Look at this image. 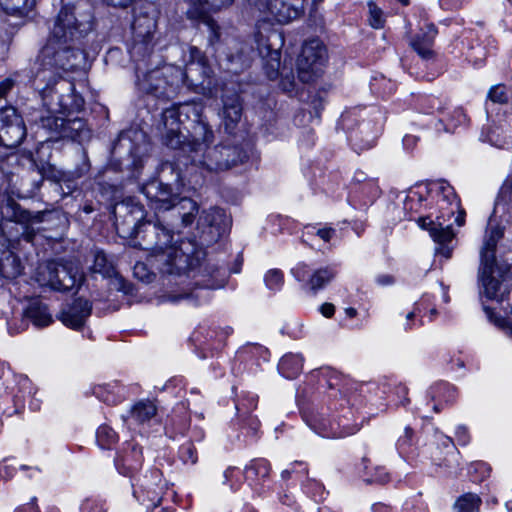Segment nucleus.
I'll return each instance as SVG.
<instances>
[{
    "label": "nucleus",
    "instance_id": "1",
    "mask_svg": "<svg viewBox=\"0 0 512 512\" xmlns=\"http://www.w3.org/2000/svg\"><path fill=\"white\" fill-rule=\"evenodd\" d=\"M142 193L157 213L169 212L163 221L157 218L139 223L135 228V237L142 249L151 252L150 262L161 273L182 275L195 264V244L190 240L173 243V231L187 227L194 222L198 205L189 198H180L171 188L158 180H152L142 187Z\"/></svg>",
    "mask_w": 512,
    "mask_h": 512
},
{
    "label": "nucleus",
    "instance_id": "2",
    "mask_svg": "<svg viewBox=\"0 0 512 512\" xmlns=\"http://www.w3.org/2000/svg\"><path fill=\"white\" fill-rule=\"evenodd\" d=\"M68 18L67 10L59 12L51 36L41 51L40 63L35 73L34 85L40 83L44 87L53 88L62 72L75 70L83 54L68 43L82 35L75 16Z\"/></svg>",
    "mask_w": 512,
    "mask_h": 512
},
{
    "label": "nucleus",
    "instance_id": "3",
    "mask_svg": "<svg viewBox=\"0 0 512 512\" xmlns=\"http://www.w3.org/2000/svg\"><path fill=\"white\" fill-rule=\"evenodd\" d=\"M437 204L440 215L436 219L430 216L419 217L417 223L421 229L427 230L433 241L437 244L436 254L449 259L453 251L454 232L451 224L446 223L451 216H455V222L461 226L464 223L463 212L459 210L460 205L453 187L448 183H440L437 190Z\"/></svg>",
    "mask_w": 512,
    "mask_h": 512
},
{
    "label": "nucleus",
    "instance_id": "4",
    "mask_svg": "<svg viewBox=\"0 0 512 512\" xmlns=\"http://www.w3.org/2000/svg\"><path fill=\"white\" fill-rule=\"evenodd\" d=\"M192 136L191 151L203 152L202 159L197 160L193 157V161L207 170L211 172L227 170L241 161L240 152L236 147L208 146L213 141V132L204 121L199 120L194 125Z\"/></svg>",
    "mask_w": 512,
    "mask_h": 512
},
{
    "label": "nucleus",
    "instance_id": "5",
    "mask_svg": "<svg viewBox=\"0 0 512 512\" xmlns=\"http://www.w3.org/2000/svg\"><path fill=\"white\" fill-rule=\"evenodd\" d=\"M194 65V62L188 64L185 71L171 64L157 67L143 74L142 77L138 76V89L157 99H172L176 96L180 85L189 80Z\"/></svg>",
    "mask_w": 512,
    "mask_h": 512
},
{
    "label": "nucleus",
    "instance_id": "6",
    "mask_svg": "<svg viewBox=\"0 0 512 512\" xmlns=\"http://www.w3.org/2000/svg\"><path fill=\"white\" fill-rule=\"evenodd\" d=\"M35 280L41 286H48L57 291H67L79 285L83 275L78 264L72 260L49 261L38 266Z\"/></svg>",
    "mask_w": 512,
    "mask_h": 512
},
{
    "label": "nucleus",
    "instance_id": "7",
    "mask_svg": "<svg viewBox=\"0 0 512 512\" xmlns=\"http://www.w3.org/2000/svg\"><path fill=\"white\" fill-rule=\"evenodd\" d=\"M327 61V50L318 39H311L302 47L297 60L298 77L303 83H311L318 79Z\"/></svg>",
    "mask_w": 512,
    "mask_h": 512
},
{
    "label": "nucleus",
    "instance_id": "8",
    "mask_svg": "<svg viewBox=\"0 0 512 512\" xmlns=\"http://www.w3.org/2000/svg\"><path fill=\"white\" fill-rule=\"evenodd\" d=\"M34 86L41 92L44 105L47 107L46 115L40 117V126L50 132H60L65 125V119L59 115L68 109V96L61 95L57 89L44 87L40 83Z\"/></svg>",
    "mask_w": 512,
    "mask_h": 512
},
{
    "label": "nucleus",
    "instance_id": "9",
    "mask_svg": "<svg viewBox=\"0 0 512 512\" xmlns=\"http://www.w3.org/2000/svg\"><path fill=\"white\" fill-rule=\"evenodd\" d=\"M190 112L197 118V123L200 120L202 106L196 103H185L163 111L162 122L166 129V144L171 148H178L182 144L184 136L180 131V116L188 115Z\"/></svg>",
    "mask_w": 512,
    "mask_h": 512
},
{
    "label": "nucleus",
    "instance_id": "10",
    "mask_svg": "<svg viewBox=\"0 0 512 512\" xmlns=\"http://www.w3.org/2000/svg\"><path fill=\"white\" fill-rule=\"evenodd\" d=\"M488 262L486 251L482 254L481 261H484V268L482 269V286L485 288V294L489 298H495L501 293V286L503 282L507 281L509 277L510 268L506 263L496 262L495 252H489Z\"/></svg>",
    "mask_w": 512,
    "mask_h": 512
},
{
    "label": "nucleus",
    "instance_id": "11",
    "mask_svg": "<svg viewBox=\"0 0 512 512\" xmlns=\"http://www.w3.org/2000/svg\"><path fill=\"white\" fill-rule=\"evenodd\" d=\"M26 129L14 107L0 109V145L17 147L25 138Z\"/></svg>",
    "mask_w": 512,
    "mask_h": 512
},
{
    "label": "nucleus",
    "instance_id": "12",
    "mask_svg": "<svg viewBox=\"0 0 512 512\" xmlns=\"http://www.w3.org/2000/svg\"><path fill=\"white\" fill-rule=\"evenodd\" d=\"M133 494L147 510L159 506L164 494L161 472L157 469L150 471V474L145 475L137 487L134 488Z\"/></svg>",
    "mask_w": 512,
    "mask_h": 512
},
{
    "label": "nucleus",
    "instance_id": "13",
    "mask_svg": "<svg viewBox=\"0 0 512 512\" xmlns=\"http://www.w3.org/2000/svg\"><path fill=\"white\" fill-rule=\"evenodd\" d=\"M303 8V0H264L259 10L268 14L271 19L280 24H286L296 19Z\"/></svg>",
    "mask_w": 512,
    "mask_h": 512
},
{
    "label": "nucleus",
    "instance_id": "14",
    "mask_svg": "<svg viewBox=\"0 0 512 512\" xmlns=\"http://www.w3.org/2000/svg\"><path fill=\"white\" fill-rule=\"evenodd\" d=\"M91 310V303L88 300L79 298L61 311L59 320L65 326L77 330L85 324L91 314Z\"/></svg>",
    "mask_w": 512,
    "mask_h": 512
},
{
    "label": "nucleus",
    "instance_id": "15",
    "mask_svg": "<svg viewBox=\"0 0 512 512\" xmlns=\"http://www.w3.org/2000/svg\"><path fill=\"white\" fill-rule=\"evenodd\" d=\"M156 29V16L148 11L135 16L132 24L134 46L133 50L139 49L140 45H148L153 38Z\"/></svg>",
    "mask_w": 512,
    "mask_h": 512
},
{
    "label": "nucleus",
    "instance_id": "16",
    "mask_svg": "<svg viewBox=\"0 0 512 512\" xmlns=\"http://www.w3.org/2000/svg\"><path fill=\"white\" fill-rule=\"evenodd\" d=\"M10 240L0 228V273L3 277L12 279L22 272L20 259L9 250Z\"/></svg>",
    "mask_w": 512,
    "mask_h": 512
},
{
    "label": "nucleus",
    "instance_id": "17",
    "mask_svg": "<svg viewBox=\"0 0 512 512\" xmlns=\"http://www.w3.org/2000/svg\"><path fill=\"white\" fill-rule=\"evenodd\" d=\"M197 225L202 229L208 228L209 234H211V238L215 239L225 231L227 225V216L224 210L213 207L202 211L199 216Z\"/></svg>",
    "mask_w": 512,
    "mask_h": 512
},
{
    "label": "nucleus",
    "instance_id": "18",
    "mask_svg": "<svg viewBox=\"0 0 512 512\" xmlns=\"http://www.w3.org/2000/svg\"><path fill=\"white\" fill-rule=\"evenodd\" d=\"M437 35V29L433 24H427L425 29L411 40L412 48L423 59H430L433 56V44Z\"/></svg>",
    "mask_w": 512,
    "mask_h": 512
},
{
    "label": "nucleus",
    "instance_id": "19",
    "mask_svg": "<svg viewBox=\"0 0 512 512\" xmlns=\"http://www.w3.org/2000/svg\"><path fill=\"white\" fill-rule=\"evenodd\" d=\"M507 219H500L497 218L496 211L492 214V216L489 218L488 225H487V239L485 241L486 246V254L489 252H495L497 243L503 238L504 230H505V223H507ZM488 258V255H486Z\"/></svg>",
    "mask_w": 512,
    "mask_h": 512
},
{
    "label": "nucleus",
    "instance_id": "20",
    "mask_svg": "<svg viewBox=\"0 0 512 512\" xmlns=\"http://www.w3.org/2000/svg\"><path fill=\"white\" fill-rule=\"evenodd\" d=\"M242 115V104L237 94L223 98V110L221 117L227 129L233 127L240 120Z\"/></svg>",
    "mask_w": 512,
    "mask_h": 512
},
{
    "label": "nucleus",
    "instance_id": "21",
    "mask_svg": "<svg viewBox=\"0 0 512 512\" xmlns=\"http://www.w3.org/2000/svg\"><path fill=\"white\" fill-rule=\"evenodd\" d=\"M25 316L37 327H45L52 323V316L47 306L38 300L32 301L25 311Z\"/></svg>",
    "mask_w": 512,
    "mask_h": 512
},
{
    "label": "nucleus",
    "instance_id": "22",
    "mask_svg": "<svg viewBox=\"0 0 512 512\" xmlns=\"http://www.w3.org/2000/svg\"><path fill=\"white\" fill-rule=\"evenodd\" d=\"M303 368V358L299 354H286L284 355L278 365L280 373L288 378L293 379L297 377Z\"/></svg>",
    "mask_w": 512,
    "mask_h": 512
},
{
    "label": "nucleus",
    "instance_id": "23",
    "mask_svg": "<svg viewBox=\"0 0 512 512\" xmlns=\"http://www.w3.org/2000/svg\"><path fill=\"white\" fill-rule=\"evenodd\" d=\"M35 0H0V6L8 13L27 15L35 6Z\"/></svg>",
    "mask_w": 512,
    "mask_h": 512
},
{
    "label": "nucleus",
    "instance_id": "24",
    "mask_svg": "<svg viewBox=\"0 0 512 512\" xmlns=\"http://www.w3.org/2000/svg\"><path fill=\"white\" fill-rule=\"evenodd\" d=\"M156 406L150 401H140L131 410V416L139 423H144L156 415Z\"/></svg>",
    "mask_w": 512,
    "mask_h": 512
},
{
    "label": "nucleus",
    "instance_id": "25",
    "mask_svg": "<svg viewBox=\"0 0 512 512\" xmlns=\"http://www.w3.org/2000/svg\"><path fill=\"white\" fill-rule=\"evenodd\" d=\"M93 273L101 274L103 277H112L115 275V269L106 255L102 251L94 252V261L91 266Z\"/></svg>",
    "mask_w": 512,
    "mask_h": 512
},
{
    "label": "nucleus",
    "instance_id": "26",
    "mask_svg": "<svg viewBox=\"0 0 512 512\" xmlns=\"http://www.w3.org/2000/svg\"><path fill=\"white\" fill-rule=\"evenodd\" d=\"M480 503V498L474 493H465L455 501L453 509L455 512H475Z\"/></svg>",
    "mask_w": 512,
    "mask_h": 512
},
{
    "label": "nucleus",
    "instance_id": "27",
    "mask_svg": "<svg viewBox=\"0 0 512 512\" xmlns=\"http://www.w3.org/2000/svg\"><path fill=\"white\" fill-rule=\"evenodd\" d=\"M334 275L335 273L329 268L316 270L308 279V285L313 291H316L330 282Z\"/></svg>",
    "mask_w": 512,
    "mask_h": 512
},
{
    "label": "nucleus",
    "instance_id": "28",
    "mask_svg": "<svg viewBox=\"0 0 512 512\" xmlns=\"http://www.w3.org/2000/svg\"><path fill=\"white\" fill-rule=\"evenodd\" d=\"M264 282L270 290L280 289L284 283L283 272L279 269H270L264 276Z\"/></svg>",
    "mask_w": 512,
    "mask_h": 512
},
{
    "label": "nucleus",
    "instance_id": "29",
    "mask_svg": "<svg viewBox=\"0 0 512 512\" xmlns=\"http://www.w3.org/2000/svg\"><path fill=\"white\" fill-rule=\"evenodd\" d=\"M510 97V93L506 86L502 84L495 85L491 87L488 92V99L493 103L503 104L508 101Z\"/></svg>",
    "mask_w": 512,
    "mask_h": 512
},
{
    "label": "nucleus",
    "instance_id": "30",
    "mask_svg": "<svg viewBox=\"0 0 512 512\" xmlns=\"http://www.w3.org/2000/svg\"><path fill=\"white\" fill-rule=\"evenodd\" d=\"M117 439L116 433L107 426H101L97 430V440L102 447H109Z\"/></svg>",
    "mask_w": 512,
    "mask_h": 512
},
{
    "label": "nucleus",
    "instance_id": "31",
    "mask_svg": "<svg viewBox=\"0 0 512 512\" xmlns=\"http://www.w3.org/2000/svg\"><path fill=\"white\" fill-rule=\"evenodd\" d=\"M252 52V50H249L245 53L242 51L241 54L238 55H231L229 57V60L232 62V64L235 63V67H232L231 70L234 72H238L239 70H242L245 67L249 66L252 59L250 54Z\"/></svg>",
    "mask_w": 512,
    "mask_h": 512
},
{
    "label": "nucleus",
    "instance_id": "32",
    "mask_svg": "<svg viewBox=\"0 0 512 512\" xmlns=\"http://www.w3.org/2000/svg\"><path fill=\"white\" fill-rule=\"evenodd\" d=\"M269 464L266 460L260 459L252 463L246 470V473H254L257 476L267 477L269 475Z\"/></svg>",
    "mask_w": 512,
    "mask_h": 512
},
{
    "label": "nucleus",
    "instance_id": "33",
    "mask_svg": "<svg viewBox=\"0 0 512 512\" xmlns=\"http://www.w3.org/2000/svg\"><path fill=\"white\" fill-rule=\"evenodd\" d=\"M370 24L372 27L379 29L384 25L383 12L374 3H369Z\"/></svg>",
    "mask_w": 512,
    "mask_h": 512
},
{
    "label": "nucleus",
    "instance_id": "34",
    "mask_svg": "<svg viewBox=\"0 0 512 512\" xmlns=\"http://www.w3.org/2000/svg\"><path fill=\"white\" fill-rule=\"evenodd\" d=\"M180 458L184 463L194 464L197 461L195 449L192 444L182 445L179 451Z\"/></svg>",
    "mask_w": 512,
    "mask_h": 512
},
{
    "label": "nucleus",
    "instance_id": "35",
    "mask_svg": "<svg viewBox=\"0 0 512 512\" xmlns=\"http://www.w3.org/2000/svg\"><path fill=\"white\" fill-rule=\"evenodd\" d=\"M484 313L487 319L497 327L503 328L505 326V319L495 312L494 308L484 307Z\"/></svg>",
    "mask_w": 512,
    "mask_h": 512
},
{
    "label": "nucleus",
    "instance_id": "36",
    "mask_svg": "<svg viewBox=\"0 0 512 512\" xmlns=\"http://www.w3.org/2000/svg\"><path fill=\"white\" fill-rule=\"evenodd\" d=\"M292 275L298 281H307L310 278L308 267L305 263H298L295 267L291 269Z\"/></svg>",
    "mask_w": 512,
    "mask_h": 512
},
{
    "label": "nucleus",
    "instance_id": "37",
    "mask_svg": "<svg viewBox=\"0 0 512 512\" xmlns=\"http://www.w3.org/2000/svg\"><path fill=\"white\" fill-rule=\"evenodd\" d=\"M321 436L326 438H340L346 435H350L354 433V431H348V432H337L332 427L328 430L326 425H323L320 430L317 431Z\"/></svg>",
    "mask_w": 512,
    "mask_h": 512
},
{
    "label": "nucleus",
    "instance_id": "38",
    "mask_svg": "<svg viewBox=\"0 0 512 512\" xmlns=\"http://www.w3.org/2000/svg\"><path fill=\"white\" fill-rule=\"evenodd\" d=\"M450 125L456 127L457 125L463 124L466 121V115L461 108H455L449 118Z\"/></svg>",
    "mask_w": 512,
    "mask_h": 512
},
{
    "label": "nucleus",
    "instance_id": "39",
    "mask_svg": "<svg viewBox=\"0 0 512 512\" xmlns=\"http://www.w3.org/2000/svg\"><path fill=\"white\" fill-rule=\"evenodd\" d=\"M81 512H105L102 505H100L98 502L94 500H86L82 503Z\"/></svg>",
    "mask_w": 512,
    "mask_h": 512
},
{
    "label": "nucleus",
    "instance_id": "40",
    "mask_svg": "<svg viewBox=\"0 0 512 512\" xmlns=\"http://www.w3.org/2000/svg\"><path fill=\"white\" fill-rule=\"evenodd\" d=\"M447 463H445V466L448 468V474L449 475H456L458 470V459L456 453L453 451L451 453V459L446 460Z\"/></svg>",
    "mask_w": 512,
    "mask_h": 512
},
{
    "label": "nucleus",
    "instance_id": "41",
    "mask_svg": "<svg viewBox=\"0 0 512 512\" xmlns=\"http://www.w3.org/2000/svg\"><path fill=\"white\" fill-rule=\"evenodd\" d=\"M199 4H209L213 9H219L223 6L230 5L233 0H198Z\"/></svg>",
    "mask_w": 512,
    "mask_h": 512
},
{
    "label": "nucleus",
    "instance_id": "42",
    "mask_svg": "<svg viewBox=\"0 0 512 512\" xmlns=\"http://www.w3.org/2000/svg\"><path fill=\"white\" fill-rule=\"evenodd\" d=\"M279 57H280V55L277 50H274L270 53V58H271V61L273 62L271 64L273 71L269 74L270 78H273L278 72L279 65H280Z\"/></svg>",
    "mask_w": 512,
    "mask_h": 512
},
{
    "label": "nucleus",
    "instance_id": "43",
    "mask_svg": "<svg viewBox=\"0 0 512 512\" xmlns=\"http://www.w3.org/2000/svg\"><path fill=\"white\" fill-rule=\"evenodd\" d=\"M15 80L13 78H7L0 82V98L4 97L5 94L14 86Z\"/></svg>",
    "mask_w": 512,
    "mask_h": 512
},
{
    "label": "nucleus",
    "instance_id": "44",
    "mask_svg": "<svg viewBox=\"0 0 512 512\" xmlns=\"http://www.w3.org/2000/svg\"><path fill=\"white\" fill-rule=\"evenodd\" d=\"M335 230L331 227L318 229L317 235L324 241L328 242L334 235Z\"/></svg>",
    "mask_w": 512,
    "mask_h": 512
},
{
    "label": "nucleus",
    "instance_id": "45",
    "mask_svg": "<svg viewBox=\"0 0 512 512\" xmlns=\"http://www.w3.org/2000/svg\"><path fill=\"white\" fill-rule=\"evenodd\" d=\"M145 265L143 263H137L134 267V275L140 278L142 281H150V276L145 275Z\"/></svg>",
    "mask_w": 512,
    "mask_h": 512
},
{
    "label": "nucleus",
    "instance_id": "46",
    "mask_svg": "<svg viewBox=\"0 0 512 512\" xmlns=\"http://www.w3.org/2000/svg\"><path fill=\"white\" fill-rule=\"evenodd\" d=\"M320 311L322 313L323 316L327 317V318H330L333 316L334 312H335V307L333 304L331 303H324L321 307H320Z\"/></svg>",
    "mask_w": 512,
    "mask_h": 512
},
{
    "label": "nucleus",
    "instance_id": "47",
    "mask_svg": "<svg viewBox=\"0 0 512 512\" xmlns=\"http://www.w3.org/2000/svg\"><path fill=\"white\" fill-rule=\"evenodd\" d=\"M61 1L63 3V7L60 10V12L67 10V13H68L67 20H68L70 18V15L74 16V3L72 2V0H61Z\"/></svg>",
    "mask_w": 512,
    "mask_h": 512
},
{
    "label": "nucleus",
    "instance_id": "48",
    "mask_svg": "<svg viewBox=\"0 0 512 512\" xmlns=\"http://www.w3.org/2000/svg\"><path fill=\"white\" fill-rule=\"evenodd\" d=\"M411 436L412 430L410 428H405L404 436L400 437L398 440L399 446L409 445Z\"/></svg>",
    "mask_w": 512,
    "mask_h": 512
},
{
    "label": "nucleus",
    "instance_id": "49",
    "mask_svg": "<svg viewBox=\"0 0 512 512\" xmlns=\"http://www.w3.org/2000/svg\"><path fill=\"white\" fill-rule=\"evenodd\" d=\"M23 511H29V512H38V508L35 503V499H33L30 503H28L26 506L20 507L16 510V512H23Z\"/></svg>",
    "mask_w": 512,
    "mask_h": 512
},
{
    "label": "nucleus",
    "instance_id": "50",
    "mask_svg": "<svg viewBox=\"0 0 512 512\" xmlns=\"http://www.w3.org/2000/svg\"><path fill=\"white\" fill-rule=\"evenodd\" d=\"M414 318H415V313L412 311V312H409L407 313L406 315V321L403 325L404 329L405 330H410L412 329L413 327V322H414Z\"/></svg>",
    "mask_w": 512,
    "mask_h": 512
},
{
    "label": "nucleus",
    "instance_id": "51",
    "mask_svg": "<svg viewBox=\"0 0 512 512\" xmlns=\"http://www.w3.org/2000/svg\"><path fill=\"white\" fill-rule=\"evenodd\" d=\"M190 54L193 59H197V65H200L202 63L203 58L199 49H197L196 47H192L190 49Z\"/></svg>",
    "mask_w": 512,
    "mask_h": 512
},
{
    "label": "nucleus",
    "instance_id": "52",
    "mask_svg": "<svg viewBox=\"0 0 512 512\" xmlns=\"http://www.w3.org/2000/svg\"><path fill=\"white\" fill-rule=\"evenodd\" d=\"M376 281L381 285H389L393 282V279L389 275H381L377 277Z\"/></svg>",
    "mask_w": 512,
    "mask_h": 512
},
{
    "label": "nucleus",
    "instance_id": "53",
    "mask_svg": "<svg viewBox=\"0 0 512 512\" xmlns=\"http://www.w3.org/2000/svg\"><path fill=\"white\" fill-rule=\"evenodd\" d=\"M281 86L282 88L285 90V91H292L294 89V81H290V80H282L281 82Z\"/></svg>",
    "mask_w": 512,
    "mask_h": 512
},
{
    "label": "nucleus",
    "instance_id": "54",
    "mask_svg": "<svg viewBox=\"0 0 512 512\" xmlns=\"http://www.w3.org/2000/svg\"><path fill=\"white\" fill-rule=\"evenodd\" d=\"M388 474L381 469L379 475L376 477V481L379 483H386L388 481Z\"/></svg>",
    "mask_w": 512,
    "mask_h": 512
},
{
    "label": "nucleus",
    "instance_id": "55",
    "mask_svg": "<svg viewBox=\"0 0 512 512\" xmlns=\"http://www.w3.org/2000/svg\"><path fill=\"white\" fill-rule=\"evenodd\" d=\"M373 510L374 512H389V507L379 503L373 506Z\"/></svg>",
    "mask_w": 512,
    "mask_h": 512
},
{
    "label": "nucleus",
    "instance_id": "56",
    "mask_svg": "<svg viewBox=\"0 0 512 512\" xmlns=\"http://www.w3.org/2000/svg\"><path fill=\"white\" fill-rule=\"evenodd\" d=\"M123 465L126 466L129 470H133L136 467L133 465V463L130 461L129 455H126L123 457Z\"/></svg>",
    "mask_w": 512,
    "mask_h": 512
},
{
    "label": "nucleus",
    "instance_id": "57",
    "mask_svg": "<svg viewBox=\"0 0 512 512\" xmlns=\"http://www.w3.org/2000/svg\"><path fill=\"white\" fill-rule=\"evenodd\" d=\"M345 314L349 317V318H354L356 317L357 315V310L355 308H352V307H348L345 309Z\"/></svg>",
    "mask_w": 512,
    "mask_h": 512
},
{
    "label": "nucleus",
    "instance_id": "58",
    "mask_svg": "<svg viewBox=\"0 0 512 512\" xmlns=\"http://www.w3.org/2000/svg\"><path fill=\"white\" fill-rule=\"evenodd\" d=\"M415 142V138L410 135H406L403 139V143L405 146L412 145Z\"/></svg>",
    "mask_w": 512,
    "mask_h": 512
},
{
    "label": "nucleus",
    "instance_id": "59",
    "mask_svg": "<svg viewBox=\"0 0 512 512\" xmlns=\"http://www.w3.org/2000/svg\"><path fill=\"white\" fill-rule=\"evenodd\" d=\"M502 195H507L509 194L511 197H512V183L509 184V185H506L503 189H502Z\"/></svg>",
    "mask_w": 512,
    "mask_h": 512
},
{
    "label": "nucleus",
    "instance_id": "60",
    "mask_svg": "<svg viewBox=\"0 0 512 512\" xmlns=\"http://www.w3.org/2000/svg\"><path fill=\"white\" fill-rule=\"evenodd\" d=\"M443 445L445 447H451V448H454V445H453V442L450 438H445L444 441H443Z\"/></svg>",
    "mask_w": 512,
    "mask_h": 512
},
{
    "label": "nucleus",
    "instance_id": "61",
    "mask_svg": "<svg viewBox=\"0 0 512 512\" xmlns=\"http://www.w3.org/2000/svg\"><path fill=\"white\" fill-rule=\"evenodd\" d=\"M442 288H443V300L448 303L450 301V298L448 296V293H447V289L442 285Z\"/></svg>",
    "mask_w": 512,
    "mask_h": 512
},
{
    "label": "nucleus",
    "instance_id": "62",
    "mask_svg": "<svg viewBox=\"0 0 512 512\" xmlns=\"http://www.w3.org/2000/svg\"><path fill=\"white\" fill-rule=\"evenodd\" d=\"M25 239L27 241H31L32 240V234L28 231L25 232Z\"/></svg>",
    "mask_w": 512,
    "mask_h": 512
},
{
    "label": "nucleus",
    "instance_id": "63",
    "mask_svg": "<svg viewBox=\"0 0 512 512\" xmlns=\"http://www.w3.org/2000/svg\"><path fill=\"white\" fill-rule=\"evenodd\" d=\"M430 314H431L432 316L436 315V314H437L436 309H432V310L430 311Z\"/></svg>",
    "mask_w": 512,
    "mask_h": 512
},
{
    "label": "nucleus",
    "instance_id": "64",
    "mask_svg": "<svg viewBox=\"0 0 512 512\" xmlns=\"http://www.w3.org/2000/svg\"><path fill=\"white\" fill-rule=\"evenodd\" d=\"M288 476H289V473H288L287 471H284V472L282 473V477H283V478L288 477Z\"/></svg>",
    "mask_w": 512,
    "mask_h": 512
}]
</instances>
